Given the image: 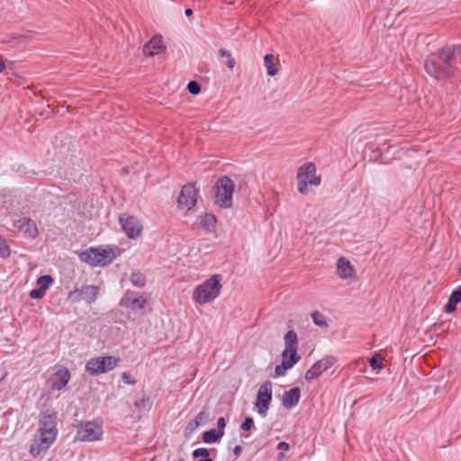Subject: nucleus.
I'll list each match as a JSON object with an SVG mask.
<instances>
[{
  "instance_id": "obj_46",
  "label": "nucleus",
  "mask_w": 461,
  "mask_h": 461,
  "mask_svg": "<svg viewBox=\"0 0 461 461\" xmlns=\"http://www.w3.org/2000/svg\"><path fill=\"white\" fill-rule=\"evenodd\" d=\"M185 14L186 16H191V15L193 14V11H192V9H190V8L185 9Z\"/></svg>"
},
{
  "instance_id": "obj_23",
  "label": "nucleus",
  "mask_w": 461,
  "mask_h": 461,
  "mask_svg": "<svg viewBox=\"0 0 461 461\" xmlns=\"http://www.w3.org/2000/svg\"><path fill=\"white\" fill-rule=\"evenodd\" d=\"M285 349L297 350L298 339L297 334L294 330H288L285 335Z\"/></svg>"
},
{
  "instance_id": "obj_21",
  "label": "nucleus",
  "mask_w": 461,
  "mask_h": 461,
  "mask_svg": "<svg viewBox=\"0 0 461 461\" xmlns=\"http://www.w3.org/2000/svg\"><path fill=\"white\" fill-rule=\"evenodd\" d=\"M264 63L268 76L273 77L278 73V67L275 63V56L273 54H267L264 57Z\"/></svg>"
},
{
  "instance_id": "obj_17",
  "label": "nucleus",
  "mask_w": 461,
  "mask_h": 461,
  "mask_svg": "<svg viewBox=\"0 0 461 461\" xmlns=\"http://www.w3.org/2000/svg\"><path fill=\"white\" fill-rule=\"evenodd\" d=\"M162 40L160 37H153L149 42H147L143 47V53L146 56H154L158 54L162 50Z\"/></svg>"
},
{
  "instance_id": "obj_11",
  "label": "nucleus",
  "mask_w": 461,
  "mask_h": 461,
  "mask_svg": "<svg viewBox=\"0 0 461 461\" xmlns=\"http://www.w3.org/2000/svg\"><path fill=\"white\" fill-rule=\"evenodd\" d=\"M98 290L95 285H84L80 289L70 292L69 297L74 302L85 301L90 304L95 301Z\"/></svg>"
},
{
  "instance_id": "obj_7",
  "label": "nucleus",
  "mask_w": 461,
  "mask_h": 461,
  "mask_svg": "<svg viewBox=\"0 0 461 461\" xmlns=\"http://www.w3.org/2000/svg\"><path fill=\"white\" fill-rule=\"evenodd\" d=\"M103 424L99 420L81 422L77 425L76 438L80 441H97L103 437Z\"/></svg>"
},
{
  "instance_id": "obj_36",
  "label": "nucleus",
  "mask_w": 461,
  "mask_h": 461,
  "mask_svg": "<svg viewBox=\"0 0 461 461\" xmlns=\"http://www.w3.org/2000/svg\"><path fill=\"white\" fill-rule=\"evenodd\" d=\"M369 364L374 370L382 369L384 367L383 360L378 354L371 357Z\"/></svg>"
},
{
  "instance_id": "obj_42",
  "label": "nucleus",
  "mask_w": 461,
  "mask_h": 461,
  "mask_svg": "<svg viewBox=\"0 0 461 461\" xmlns=\"http://www.w3.org/2000/svg\"><path fill=\"white\" fill-rule=\"evenodd\" d=\"M122 380L125 383V384H135L136 381L135 380H131L130 379V375L126 372L122 373Z\"/></svg>"
},
{
  "instance_id": "obj_40",
  "label": "nucleus",
  "mask_w": 461,
  "mask_h": 461,
  "mask_svg": "<svg viewBox=\"0 0 461 461\" xmlns=\"http://www.w3.org/2000/svg\"><path fill=\"white\" fill-rule=\"evenodd\" d=\"M46 292H44L43 290L38 288V289H32L31 292H30V297L32 299H41L44 297Z\"/></svg>"
},
{
  "instance_id": "obj_48",
  "label": "nucleus",
  "mask_w": 461,
  "mask_h": 461,
  "mask_svg": "<svg viewBox=\"0 0 461 461\" xmlns=\"http://www.w3.org/2000/svg\"><path fill=\"white\" fill-rule=\"evenodd\" d=\"M177 461H185V460L180 458V459H178Z\"/></svg>"
},
{
  "instance_id": "obj_31",
  "label": "nucleus",
  "mask_w": 461,
  "mask_h": 461,
  "mask_svg": "<svg viewBox=\"0 0 461 461\" xmlns=\"http://www.w3.org/2000/svg\"><path fill=\"white\" fill-rule=\"evenodd\" d=\"M209 418V413L207 411H200L194 418V420L190 423L191 426L198 427L201 424L204 423Z\"/></svg>"
},
{
  "instance_id": "obj_34",
  "label": "nucleus",
  "mask_w": 461,
  "mask_h": 461,
  "mask_svg": "<svg viewBox=\"0 0 461 461\" xmlns=\"http://www.w3.org/2000/svg\"><path fill=\"white\" fill-rule=\"evenodd\" d=\"M11 254L10 248L6 242V240L0 236V257L1 258H7Z\"/></svg>"
},
{
  "instance_id": "obj_44",
  "label": "nucleus",
  "mask_w": 461,
  "mask_h": 461,
  "mask_svg": "<svg viewBox=\"0 0 461 461\" xmlns=\"http://www.w3.org/2000/svg\"><path fill=\"white\" fill-rule=\"evenodd\" d=\"M454 294L456 295V298L457 299L458 303H461V285L457 286L454 291Z\"/></svg>"
},
{
  "instance_id": "obj_30",
  "label": "nucleus",
  "mask_w": 461,
  "mask_h": 461,
  "mask_svg": "<svg viewBox=\"0 0 461 461\" xmlns=\"http://www.w3.org/2000/svg\"><path fill=\"white\" fill-rule=\"evenodd\" d=\"M458 303V301L457 299L456 298V295L454 294V293L452 292L449 298H448V301L445 306V312L447 313H452L456 311V304Z\"/></svg>"
},
{
  "instance_id": "obj_20",
  "label": "nucleus",
  "mask_w": 461,
  "mask_h": 461,
  "mask_svg": "<svg viewBox=\"0 0 461 461\" xmlns=\"http://www.w3.org/2000/svg\"><path fill=\"white\" fill-rule=\"evenodd\" d=\"M86 371L92 375H98L104 373L98 357L91 358L86 362Z\"/></svg>"
},
{
  "instance_id": "obj_9",
  "label": "nucleus",
  "mask_w": 461,
  "mask_h": 461,
  "mask_svg": "<svg viewBox=\"0 0 461 461\" xmlns=\"http://www.w3.org/2000/svg\"><path fill=\"white\" fill-rule=\"evenodd\" d=\"M198 192L192 184L185 185L182 187L180 194L177 198L178 207L181 210H190L195 206L197 202Z\"/></svg>"
},
{
  "instance_id": "obj_33",
  "label": "nucleus",
  "mask_w": 461,
  "mask_h": 461,
  "mask_svg": "<svg viewBox=\"0 0 461 461\" xmlns=\"http://www.w3.org/2000/svg\"><path fill=\"white\" fill-rule=\"evenodd\" d=\"M135 297L133 296V293L132 292H130V291H127L124 295L122 296V298L121 299L120 301V305L122 307H125L127 309H130L131 310V302H132V299H134Z\"/></svg>"
},
{
  "instance_id": "obj_43",
  "label": "nucleus",
  "mask_w": 461,
  "mask_h": 461,
  "mask_svg": "<svg viewBox=\"0 0 461 461\" xmlns=\"http://www.w3.org/2000/svg\"><path fill=\"white\" fill-rule=\"evenodd\" d=\"M277 448L281 451H287L289 449V444L286 442H279L277 445Z\"/></svg>"
},
{
  "instance_id": "obj_24",
  "label": "nucleus",
  "mask_w": 461,
  "mask_h": 461,
  "mask_svg": "<svg viewBox=\"0 0 461 461\" xmlns=\"http://www.w3.org/2000/svg\"><path fill=\"white\" fill-rule=\"evenodd\" d=\"M222 437L216 429H212L202 434V440L206 444H211L217 442Z\"/></svg>"
},
{
  "instance_id": "obj_37",
  "label": "nucleus",
  "mask_w": 461,
  "mask_h": 461,
  "mask_svg": "<svg viewBox=\"0 0 461 461\" xmlns=\"http://www.w3.org/2000/svg\"><path fill=\"white\" fill-rule=\"evenodd\" d=\"M290 368L291 367L289 366H287L286 364H285L284 362H282L280 365H276L275 367L276 376L278 377V376L285 375L286 371Z\"/></svg>"
},
{
  "instance_id": "obj_12",
  "label": "nucleus",
  "mask_w": 461,
  "mask_h": 461,
  "mask_svg": "<svg viewBox=\"0 0 461 461\" xmlns=\"http://www.w3.org/2000/svg\"><path fill=\"white\" fill-rule=\"evenodd\" d=\"M335 363L332 357H325L316 361L305 373V379L310 381L319 377L323 372L330 369Z\"/></svg>"
},
{
  "instance_id": "obj_32",
  "label": "nucleus",
  "mask_w": 461,
  "mask_h": 461,
  "mask_svg": "<svg viewBox=\"0 0 461 461\" xmlns=\"http://www.w3.org/2000/svg\"><path fill=\"white\" fill-rule=\"evenodd\" d=\"M312 318L316 326H319L321 328L328 326L325 317L321 312H312Z\"/></svg>"
},
{
  "instance_id": "obj_6",
  "label": "nucleus",
  "mask_w": 461,
  "mask_h": 461,
  "mask_svg": "<svg viewBox=\"0 0 461 461\" xmlns=\"http://www.w3.org/2000/svg\"><path fill=\"white\" fill-rule=\"evenodd\" d=\"M233 192V181L227 176L220 177L214 185V203L221 208H230L232 206Z\"/></svg>"
},
{
  "instance_id": "obj_8",
  "label": "nucleus",
  "mask_w": 461,
  "mask_h": 461,
  "mask_svg": "<svg viewBox=\"0 0 461 461\" xmlns=\"http://www.w3.org/2000/svg\"><path fill=\"white\" fill-rule=\"evenodd\" d=\"M272 401V383L267 381L263 383L257 393L254 408L258 413L265 418L267 415L268 409Z\"/></svg>"
},
{
  "instance_id": "obj_38",
  "label": "nucleus",
  "mask_w": 461,
  "mask_h": 461,
  "mask_svg": "<svg viewBox=\"0 0 461 461\" xmlns=\"http://www.w3.org/2000/svg\"><path fill=\"white\" fill-rule=\"evenodd\" d=\"M187 89L192 95H198L201 91L199 84L195 81H191L187 85Z\"/></svg>"
},
{
  "instance_id": "obj_15",
  "label": "nucleus",
  "mask_w": 461,
  "mask_h": 461,
  "mask_svg": "<svg viewBox=\"0 0 461 461\" xmlns=\"http://www.w3.org/2000/svg\"><path fill=\"white\" fill-rule=\"evenodd\" d=\"M301 392L298 387H294L285 392L282 399V404L285 409H292L296 406L300 401Z\"/></svg>"
},
{
  "instance_id": "obj_4",
  "label": "nucleus",
  "mask_w": 461,
  "mask_h": 461,
  "mask_svg": "<svg viewBox=\"0 0 461 461\" xmlns=\"http://www.w3.org/2000/svg\"><path fill=\"white\" fill-rule=\"evenodd\" d=\"M297 190L303 194H309L310 186H319L321 176L316 174V166L312 162H305L300 166L296 173Z\"/></svg>"
},
{
  "instance_id": "obj_5",
  "label": "nucleus",
  "mask_w": 461,
  "mask_h": 461,
  "mask_svg": "<svg viewBox=\"0 0 461 461\" xmlns=\"http://www.w3.org/2000/svg\"><path fill=\"white\" fill-rule=\"evenodd\" d=\"M117 248H90L79 255L81 261L93 267L105 266L115 258L114 250Z\"/></svg>"
},
{
  "instance_id": "obj_39",
  "label": "nucleus",
  "mask_w": 461,
  "mask_h": 461,
  "mask_svg": "<svg viewBox=\"0 0 461 461\" xmlns=\"http://www.w3.org/2000/svg\"><path fill=\"white\" fill-rule=\"evenodd\" d=\"M254 428V420L251 417H247L240 425L242 430L248 431Z\"/></svg>"
},
{
  "instance_id": "obj_41",
  "label": "nucleus",
  "mask_w": 461,
  "mask_h": 461,
  "mask_svg": "<svg viewBox=\"0 0 461 461\" xmlns=\"http://www.w3.org/2000/svg\"><path fill=\"white\" fill-rule=\"evenodd\" d=\"M226 427V421L223 417H220L217 420V431L221 435L224 436V429Z\"/></svg>"
},
{
  "instance_id": "obj_14",
  "label": "nucleus",
  "mask_w": 461,
  "mask_h": 461,
  "mask_svg": "<svg viewBox=\"0 0 461 461\" xmlns=\"http://www.w3.org/2000/svg\"><path fill=\"white\" fill-rule=\"evenodd\" d=\"M14 227L27 238L35 239L38 236V228L31 218L23 217L14 221Z\"/></svg>"
},
{
  "instance_id": "obj_13",
  "label": "nucleus",
  "mask_w": 461,
  "mask_h": 461,
  "mask_svg": "<svg viewBox=\"0 0 461 461\" xmlns=\"http://www.w3.org/2000/svg\"><path fill=\"white\" fill-rule=\"evenodd\" d=\"M70 380V373L66 367L58 369L48 380L49 386L53 391H60Z\"/></svg>"
},
{
  "instance_id": "obj_35",
  "label": "nucleus",
  "mask_w": 461,
  "mask_h": 461,
  "mask_svg": "<svg viewBox=\"0 0 461 461\" xmlns=\"http://www.w3.org/2000/svg\"><path fill=\"white\" fill-rule=\"evenodd\" d=\"M134 406L139 411L149 410L151 407V402L149 397H142L134 403Z\"/></svg>"
},
{
  "instance_id": "obj_45",
  "label": "nucleus",
  "mask_w": 461,
  "mask_h": 461,
  "mask_svg": "<svg viewBox=\"0 0 461 461\" xmlns=\"http://www.w3.org/2000/svg\"><path fill=\"white\" fill-rule=\"evenodd\" d=\"M241 451H242V447H241V446H240V445L236 446V447L233 448V454H234L236 456H240V454L241 453Z\"/></svg>"
},
{
  "instance_id": "obj_2",
  "label": "nucleus",
  "mask_w": 461,
  "mask_h": 461,
  "mask_svg": "<svg viewBox=\"0 0 461 461\" xmlns=\"http://www.w3.org/2000/svg\"><path fill=\"white\" fill-rule=\"evenodd\" d=\"M57 423L58 414L56 411L47 410L40 413L39 427L29 450L33 457L45 454L55 442L59 433Z\"/></svg>"
},
{
  "instance_id": "obj_3",
  "label": "nucleus",
  "mask_w": 461,
  "mask_h": 461,
  "mask_svg": "<svg viewBox=\"0 0 461 461\" xmlns=\"http://www.w3.org/2000/svg\"><path fill=\"white\" fill-rule=\"evenodd\" d=\"M221 276L215 274L198 285L193 291L192 298L198 304H206L214 301L221 293Z\"/></svg>"
},
{
  "instance_id": "obj_28",
  "label": "nucleus",
  "mask_w": 461,
  "mask_h": 461,
  "mask_svg": "<svg viewBox=\"0 0 461 461\" xmlns=\"http://www.w3.org/2000/svg\"><path fill=\"white\" fill-rule=\"evenodd\" d=\"M146 303H147L146 297H144L142 295L135 297L134 299H132L131 310L133 312L142 310L145 307Z\"/></svg>"
},
{
  "instance_id": "obj_19",
  "label": "nucleus",
  "mask_w": 461,
  "mask_h": 461,
  "mask_svg": "<svg viewBox=\"0 0 461 461\" xmlns=\"http://www.w3.org/2000/svg\"><path fill=\"white\" fill-rule=\"evenodd\" d=\"M300 356L297 354V350L294 349H284L282 352V362L289 366L291 368L299 362Z\"/></svg>"
},
{
  "instance_id": "obj_22",
  "label": "nucleus",
  "mask_w": 461,
  "mask_h": 461,
  "mask_svg": "<svg viewBox=\"0 0 461 461\" xmlns=\"http://www.w3.org/2000/svg\"><path fill=\"white\" fill-rule=\"evenodd\" d=\"M98 358H99L101 366L104 369V373L113 369L117 366V364L120 360L118 357H114L112 356L98 357Z\"/></svg>"
},
{
  "instance_id": "obj_10",
  "label": "nucleus",
  "mask_w": 461,
  "mask_h": 461,
  "mask_svg": "<svg viewBox=\"0 0 461 461\" xmlns=\"http://www.w3.org/2000/svg\"><path fill=\"white\" fill-rule=\"evenodd\" d=\"M119 221L128 238L136 239L140 235L142 226L137 218L127 214H122L120 216Z\"/></svg>"
},
{
  "instance_id": "obj_47",
  "label": "nucleus",
  "mask_w": 461,
  "mask_h": 461,
  "mask_svg": "<svg viewBox=\"0 0 461 461\" xmlns=\"http://www.w3.org/2000/svg\"><path fill=\"white\" fill-rule=\"evenodd\" d=\"M5 68V65L3 60H0V73Z\"/></svg>"
},
{
  "instance_id": "obj_29",
  "label": "nucleus",
  "mask_w": 461,
  "mask_h": 461,
  "mask_svg": "<svg viewBox=\"0 0 461 461\" xmlns=\"http://www.w3.org/2000/svg\"><path fill=\"white\" fill-rule=\"evenodd\" d=\"M219 55L222 58H225L226 62V66L230 68V69H232L235 66V60L234 59L231 57V53L225 50V49H220L219 50Z\"/></svg>"
},
{
  "instance_id": "obj_26",
  "label": "nucleus",
  "mask_w": 461,
  "mask_h": 461,
  "mask_svg": "<svg viewBox=\"0 0 461 461\" xmlns=\"http://www.w3.org/2000/svg\"><path fill=\"white\" fill-rule=\"evenodd\" d=\"M193 456L197 458L198 461H212L207 448L200 447L193 451Z\"/></svg>"
},
{
  "instance_id": "obj_18",
  "label": "nucleus",
  "mask_w": 461,
  "mask_h": 461,
  "mask_svg": "<svg viewBox=\"0 0 461 461\" xmlns=\"http://www.w3.org/2000/svg\"><path fill=\"white\" fill-rule=\"evenodd\" d=\"M198 224L201 229L205 232H211L214 230L216 225V218L213 214L205 213L199 216Z\"/></svg>"
},
{
  "instance_id": "obj_16",
  "label": "nucleus",
  "mask_w": 461,
  "mask_h": 461,
  "mask_svg": "<svg viewBox=\"0 0 461 461\" xmlns=\"http://www.w3.org/2000/svg\"><path fill=\"white\" fill-rule=\"evenodd\" d=\"M337 274L341 279H348L355 275L354 267L349 260L340 258L337 262Z\"/></svg>"
},
{
  "instance_id": "obj_27",
  "label": "nucleus",
  "mask_w": 461,
  "mask_h": 461,
  "mask_svg": "<svg viewBox=\"0 0 461 461\" xmlns=\"http://www.w3.org/2000/svg\"><path fill=\"white\" fill-rule=\"evenodd\" d=\"M53 278L50 275L41 276L37 279V285L40 289L46 292L52 284Z\"/></svg>"
},
{
  "instance_id": "obj_25",
  "label": "nucleus",
  "mask_w": 461,
  "mask_h": 461,
  "mask_svg": "<svg viewBox=\"0 0 461 461\" xmlns=\"http://www.w3.org/2000/svg\"><path fill=\"white\" fill-rule=\"evenodd\" d=\"M131 282L133 285L140 288L145 285L146 277L142 273L139 271H133L131 274Z\"/></svg>"
},
{
  "instance_id": "obj_1",
  "label": "nucleus",
  "mask_w": 461,
  "mask_h": 461,
  "mask_svg": "<svg viewBox=\"0 0 461 461\" xmlns=\"http://www.w3.org/2000/svg\"><path fill=\"white\" fill-rule=\"evenodd\" d=\"M461 51V44L446 46L429 55L424 61L426 73L438 80L453 77L456 73L454 60Z\"/></svg>"
}]
</instances>
